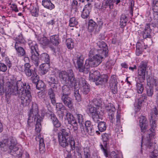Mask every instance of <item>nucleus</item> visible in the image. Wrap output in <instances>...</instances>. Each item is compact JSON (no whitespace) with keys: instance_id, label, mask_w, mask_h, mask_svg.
<instances>
[{"instance_id":"f257e3e1","label":"nucleus","mask_w":158,"mask_h":158,"mask_svg":"<svg viewBox=\"0 0 158 158\" xmlns=\"http://www.w3.org/2000/svg\"><path fill=\"white\" fill-rule=\"evenodd\" d=\"M59 76L66 84L62 87V93L61 95H69L71 93L72 87L74 88V96L78 102L81 100L80 95L79 93V88L77 87V82L76 81L72 69L68 70L67 72L62 71L59 74Z\"/></svg>"},{"instance_id":"f03ea898","label":"nucleus","mask_w":158,"mask_h":158,"mask_svg":"<svg viewBox=\"0 0 158 158\" xmlns=\"http://www.w3.org/2000/svg\"><path fill=\"white\" fill-rule=\"evenodd\" d=\"M147 66L146 63L142 62L139 67L138 79L140 83L136 84V89L139 94H142L144 89L143 85L141 83L143 82L145 80V73Z\"/></svg>"},{"instance_id":"7ed1b4c3","label":"nucleus","mask_w":158,"mask_h":158,"mask_svg":"<svg viewBox=\"0 0 158 158\" xmlns=\"http://www.w3.org/2000/svg\"><path fill=\"white\" fill-rule=\"evenodd\" d=\"M105 57L100 54L96 55L92 58L89 59L85 61V66H86L85 69H88L89 67H95L98 66L102 61Z\"/></svg>"},{"instance_id":"20e7f679","label":"nucleus","mask_w":158,"mask_h":158,"mask_svg":"<svg viewBox=\"0 0 158 158\" xmlns=\"http://www.w3.org/2000/svg\"><path fill=\"white\" fill-rule=\"evenodd\" d=\"M18 97L20 99V102L23 106L28 105L32 100L30 92L28 90H26L24 94L19 95Z\"/></svg>"},{"instance_id":"39448f33","label":"nucleus","mask_w":158,"mask_h":158,"mask_svg":"<svg viewBox=\"0 0 158 158\" xmlns=\"http://www.w3.org/2000/svg\"><path fill=\"white\" fill-rule=\"evenodd\" d=\"M89 112L92 114V117L94 120L97 123L99 120V119L102 118L103 115V113L101 110L100 111L98 110V109L96 108L94 106H92L89 108Z\"/></svg>"},{"instance_id":"423d86ee","label":"nucleus","mask_w":158,"mask_h":158,"mask_svg":"<svg viewBox=\"0 0 158 158\" xmlns=\"http://www.w3.org/2000/svg\"><path fill=\"white\" fill-rule=\"evenodd\" d=\"M31 58L33 63L36 67H37L40 63L39 54L37 52L38 48L37 44L31 47Z\"/></svg>"},{"instance_id":"0eeeda50","label":"nucleus","mask_w":158,"mask_h":158,"mask_svg":"<svg viewBox=\"0 0 158 158\" xmlns=\"http://www.w3.org/2000/svg\"><path fill=\"white\" fill-rule=\"evenodd\" d=\"M97 46L98 47L97 49L99 54L102 55L106 57L108 54V50L106 44L103 41H99L97 43Z\"/></svg>"},{"instance_id":"6e6552de","label":"nucleus","mask_w":158,"mask_h":158,"mask_svg":"<svg viewBox=\"0 0 158 158\" xmlns=\"http://www.w3.org/2000/svg\"><path fill=\"white\" fill-rule=\"evenodd\" d=\"M102 139L103 141V144L100 145L101 148L103 150V152L106 156L108 157L109 156V152L107 150L106 145L107 142L109 141L110 137L109 134L105 133L102 135Z\"/></svg>"},{"instance_id":"1a4fd4ad","label":"nucleus","mask_w":158,"mask_h":158,"mask_svg":"<svg viewBox=\"0 0 158 158\" xmlns=\"http://www.w3.org/2000/svg\"><path fill=\"white\" fill-rule=\"evenodd\" d=\"M38 108L36 104L32 105L29 114V118H28V124L29 123L32 122L33 117L37 116L38 114Z\"/></svg>"},{"instance_id":"9d476101","label":"nucleus","mask_w":158,"mask_h":158,"mask_svg":"<svg viewBox=\"0 0 158 158\" xmlns=\"http://www.w3.org/2000/svg\"><path fill=\"white\" fill-rule=\"evenodd\" d=\"M16 88L19 92L18 95H21V94L25 93L26 90H28L29 92L31 90L30 86L29 85L26 86V84L24 85L22 82L19 81L16 82Z\"/></svg>"},{"instance_id":"9b49d317","label":"nucleus","mask_w":158,"mask_h":158,"mask_svg":"<svg viewBox=\"0 0 158 158\" xmlns=\"http://www.w3.org/2000/svg\"><path fill=\"white\" fill-rule=\"evenodd\" d=\"M117 84V82L116 76L114 75L112 76L110 80L109 87L113 93L114 94L117 93L118 91Z\"/></svg>"},{"instance_id":"f8f14e48","label":"nucleus","mask_w":158,"mask_h":158,"mask_svg":"<svg viewBox=\"0 0 158 158\" xmlns=\"http://www.w3.org/2000/svg\"><path fill=\"white\" fill-rule=\"evenodd\" d=\"M148 135L149 137H147V142L146 143V145L147 146L148 148L149 149L153 148L154 149L155 148V145L153 143L151 142V137L152 136H154L155 135L154 133V130L153 131V130L151 128L148 131Z\"/></svg>"},{"instance_id":"ddd939ff","label":"nucleus","mask_w":158,"mask_h":158,"mask_svg":"<svg viewBox=\"0 0 158 158\" xmlns=\"http://www.w3.org/2000/svg\"><path fill=\"white\" fill-rule=\"evenodd\" d=\"M24 72L27 76L30 77L35 75L36 73L35 69L32 68L29 64L26 63L24 64Z\"/></svg>"},{"instance_id":"4468645a","label":"nucleus","mask_w":158,"mask_h":158,"mask_svg":"<svg viewBox=\"0 0 158 158\" xmlns=\"http://www.w3.org/2000/svg\"><path fill=\"white\" fill-rule=\"evenodd\" d=\"M83 60L84 58L82 56L77 57V63L78 69L79 72L82 74H84L85 70L86 68V66H84V65Z\"/></svg>"},{"instance_id":"2eb2a0df","label":"nucleus","mask_w":158,"mask_h":158,"mask_svg":"<svg viewBox=\"0 0 158 158\" xmlns=\"http://www.w3.org/2000/svg\"><path fill=\"white\" fill-rule=\"evenodd\" d=\"M69 95H61V99L64 105L70 109H72V100L69 97Z\"/></svg>"},{"instance_id":"dca6fc26","label":"nucleus","mask_w":158,"mask_h":158,"mask_svg":"<svg viewBox=\"0 0 158 158\" xmlns=\"http://www.w3.org/2000/svg\"><path fill=\"white\" fill-rule=\"evenodd\" d=\"M139 125L142 131L143 132H146V130L148 125L147 124V119L145 116H142L140 117L139 120Z\"/></svg>"},{"instance_id":"f3484780","label":"nucleus","mask_w":158,"mask_h":158,"mask_svg":"<svg viewBox=\"0 0 158 158\" xmlns=\"http://www.w3.org/2000/svg\"><path fill=\"white\" fill-rule=\"evenodd\" d=\"M120 115L119 114H117L116 118L114 117L113 118L112 121H110V122L113 124H114L115 125L114 128L116 131H119V128L121 127L120 121Z\"/></svg>"},{"instance_id":"a211bd4d","label":"nucleus","mask_w":158,"mask_h":158,"mask_svg":"<svg viewBox=\"0 0 158 158\" xmlns=\"http://www.w3.org/2000/svg\"><path fill=\"white\" fill-rule=\"evenodd\" d=\"M49 117L50 118L52 121V123L56 127H59L61 126L60 122L57 119L55 114L53 112L51 111H49Z\"/></svg>"},{"instance_id":"6ab92c4d","label":"nucleus","mask_w":158,"mask_h":158,"mask_svg":"<svg viewBox=\"0 0 158 158\" xmlns=\"http://www.w3.org/2000/svg\"><path fill=\"white\" fill-rule=\"evenodd\" d=\"M61 135L60 133L57 134L59 144L62 147H65L68 146L69 142L70 141V139L62 137L60 135Z\"/></svg>"},{"instance_id":"aec40b11","label":"nucleus","mask_w":158,"mask_h":158,"mask_svg":"<svg viewBox=\"0 0 158 158\" xmlns=\"http://www.w3.org/2000/svg\"><path fill=\"white\" fill-rule=\"evenodd\" d=\"M85 130L90 135H94L95 131L93 128V126L91 124L90 121H87L85 123Z\"/></svg>"},{"instance_id":"412c9836","label":"nucleus","mask_w":158,"mask_h":158,"mask_svg":"<svg viewBox=\"0 0 158 158\" xmlns=\"http://www.w3.org/2000/svg\"><path fill=\"white\" fill-rule=\"evenodd\" d=\"M151 120L152 121V122L151 124V129H152L153 131L154 130V129L156 127V119H155L154 117L155 116H156L157 115V110L156 107L154 108L152 110V114H151Z\"/></svg>"},{"instance_id":"4be33fe9","label":"nucleus","mask_w":158,"mask_h":158,"mask_svg":"<svg viewBox=\"0 0 158 158\" xmlns=\"http://www.w3.org/2000/svg\"><path fill=\"white\" fill-rule=\"evenodd\" d=\"M91 8V4L88 3L87 5L85 6V8L83 9L81 14V17L85 19L89 16L90 10Z\"/></svg>"},{"instance_id":"5701e85b","label":"nucleus","mask_w":158,"mask_h":158,"mask_svg":"<svg viewBox=\"0 0 158 158\" xmlns=\"http://www.w3.org/2000/svg\"><path fill=\"white\" fill-rule=\"evenodd\" d=\"M108 76L106 75H102L100 76L95 81L96 85H99L105 83L107 82L108 80Z\"/></svg>"},{"instance_id":"b1692460","label":"nucleus","mask_w":158,"mask_h":158,"mask_svg":"<svg viewBox=\"0 0 158 158\" xmlns=\"http://www.w3.org/2000/svg\"><path fill=\"white\" fill-rule=\"evenodd\" d=\"M15 47L19 55L22 56L25 55V51L23 48L20 46V44L16 42Z\"/></svg>"},{"instance_id":"393cba45","label":"nucleus","mask_w":158,"mask_h":158,"mask_svg":"<svg viewBox=\"0 0 158 158\" xmlns=\"http://www.w3.org/2000/svg\"><path fill=\"white\" fill-rule=\"evenodd\" d=\"M82 75H81L80 73H78L77 77L78 79V85L80 86H84L86 85H89L87 83V81L85 80L84 77V74H83Z\"/></svg>"},{"instance_id":"a878e982","label":"nucleus","mask_w":158,"mask_h":158,"mask_svg":"<svg viewBox=\"0 0 158 158\" xmlns=\"http://www.w3.org/2000/svg\"><path fill=\"white\" fill-rule=\"evenodd\" d=\"M152 30V29L150 28V25L149 23L147 24L143 34V38L144 39L151 38L150 33Z\"/></svg>"},{"instance_id":"bb28decb","label":"nucleus","mask_w":158,"mask_h":158,"mask_svg":"<svg viewBox=\"0 0 158 158\" xmlns=\"http://www.w3.org/2000/svg\"><path fill=\"white\" fill-rule=\"evenodd\" d=\"M48 94L49 96L51 103L54 105L56 103L55 95L54 90L52 88H50L47 91Z\"/></svg>"},{"instance_id":"cd10ccee","label":"nucleus","mask_w":158,"mask_h":158,"mask_svg":"<svg viewBox=\"0 0 158 158\" xmlns=\"http://www.w3.org/2000/svg\"><path fill=\"white\" fill-rule=\"evenodd\" d=\"M100 76L99 71L96 70L90 73L89 79L93 81H96Z\"/></svg>"},{"instance_id":"c85d7f7f","label":"nucleus","mask_w":158,"mask_h":158,"mask_svg":"<svg viewBox=\"0 0 158 158\" xmlns=\"http://www.w3.org/2000/svg\"><path fill=\"white\" fill-rule=\"evenodd\" d=\"M9 150L8 152L10 154L14 156H16L17 155H18L19 153V152L18 150V148L15 146H13L10 145L9 147Z\"/></svg>"},{"instance_id":"c756f323","label":"nucleus","mask_w":158,"mask_h":158,"mask_svg":"<svg viewBox=\"0 0 158 158\" xmlns=\"http://www.w3.org/2000/svg\"><path fill=\"white\" fill-rule=\"evenodd\" d=\"M42 4L44 6L48 9L52 10L54 8L55 6L50 0H44L42 1Z\"/></svg>"},{"instance_id":"7c9ffc66","label":"nucleus","mask_w":158,"mask_h":158,"mask_svg":"<svg viewBox=\"0 0 158 158\" xmlns=\"http://www.w3.org/2000/svg\"><path fill=\"white\" fill-rule=\"evenodd\" d=\"M40 59L42 62L45 64H48L50 62V58L48 54L45 53L42 54L40 55Z\"/></svg>"},{"instance_id":"2f4dec72","label":"nucleus","mask_w":158,"mask_h":158,"mask_svg":"<svg viewBox=\"0 0 158 158\" xmlns=\"http://www.w3.org/2000/svg\"><path fill=\"white\" fill-rule=\"evenodd\" d=\"M8 91L10 94L13 95H16L18 94L19 92L17 90L16 86L12 85L9 87L8 89Z\"/></svg>"},{"instance_id":"473e14b6","label":"nucleus","mask_w":158,"mask_h":158,"mask_svg":"<svg viewBox=\"0 0 158 158\" xmlns=\"http://www.w3.org/2000/svg\"><path fill=\"white\" fill-rule=\"evenodd\" d=\"M61 132H59L58 134L60 133V135L63 137L66 138L67 139H70L71 137L70 135V132H67L64 129H61L60 130Z\"/></svg>"},{"instance_id":"72a5a7b5","label":"nucleus","mask_w":158,"mask_h":158,"mask_svg":"<svg viewBox=\"0 0 158 158\" xmlns=\"http://www.w3.org/2000/svg\"><path fill=\"white\" fill-rule=\"evenodd\" d=\"M96 26V23L92 19L89 20L88 22V29L89 31H92Z\"/></svg>"},{"instance_id":"f704fd0d","label":"nucleus","mask_w":158,"mask_h":158,"mask_svg":"<svg viewBox=\"0 0 158 158\" xmlns=\"http://www.w3.org/2000/svg\"><path fill=\"white\" fill-rule=\"evenodd\" d=\"M50 40L51 42L54 45H56L59 43V36L57 35H55L50 37Z\"/></svg>"},{"instance_id":"c9c22d12","label":"nucleus","mask_w":158,"mask_h":158,"mask_svg":"<svg viewBox=\"0 0 158 158\" xmlns=\"http://www.w3.org/2000/svg\"><path fill=\"white\" fill-rule=\"evenodd\" d=\"M127 17L124 15H122L120 18V24L121 27H123L126 26L127 22Z\"/></svg>"},{"instance_id":"e433bc0d","label":"nucleus","mask_w":158,"mask_h":158,"mask_svg":"<svg viewBox=\"0 0 158 158\" xmlns=\"http://www.w3.org/2000/svg\"><path fill=\"white\" fill-rule=\"evenodd\" d=\"M93 104L92 106H94L95 107H96V108L98 109V110L100 111V110H101V103L100 101L97 99H94L92 102Z\"/></svg>"},{"instance_id":"4c0bfd02","label":"nucleus","mask_w":158,"mask_h":158,"mask_svg":"<svg viewBox=\"0 0 158 158\" xmlns=\"http://www.w3.org/2000/svg\"><path fill=\"white\" fill-rule=\"evenodd\" d=\"M9 140V138L3 140L0 144L1 147H5L6 148L8 147H9L10 145Z\"/></svg>"},{"instance_id":"58836bf2","label":"nucleus","mask_w":158,"mask_h":158,"mask_svg":"<svg viewBox=\"0 0 158 158\" xmlns=\"http://www.w3.org/2000/svg\"><path fill=\"white\" fill-rule=\"evenodd\" d=\"M149 83L150 85H151V84L154 85L155 89L157 91V93H158V81L154 79H152L150 80V82L148 83V84Z\"/></svg>"},{"instance_id":"ea45409f","label":"nucleus","mask_w":158,"mask_h":158,"mask_svg":"<svg viewBox=\"0 0 158 158\" xmlns=\"http://www.w3.org/2000/svg\"><path fill=\"white\" fill-rule=\"evenodd\" d=\"M98 128L101 132H102L106 130V126L105 122H100L98 124Z\"/></svg>"},{"instance_id":"a19ab883","label":"nucleus","mask_w":158,"mask_h":158,"mask_svg":"<svg viewBox=\"0 0 158 158\" xmlns=\"http://www.w3.org/2000/svg\"><path fill=\"white\" fill-rule=\"evenodd\" d=\"M45 149V145L44 143V139L43 138H41L39 140V150L40 153H42Z\"/></svg>"},{"instance_id":"79ce46f5","label":"nucleus","mask_w":158,"mask_h":158,"mask_svg":"<svg viewBox=\"0 0 158 158\" xmlns=\"http://www.w3.org/2000/svg\"><path fill=\"white\" fill-rule=\"evenodd\" d=\"M66 44L67 47L69 49H72L74 47V43L73 42L72 39H68L66 40Z\"/></svg>"},{"instance_id":"37998d69","label":"nucleus","mask_w":158,"mask_h":158,"mask_svg":"<svg viewBox=\"0 0 158 158\" xmlns=\"http://www.w3.org/2000/svg\"><path fill=\"white\" fill-rule=\"evenodd\" d=\"M35 85L37 89L42 91L44 89L45 84L42 81H40L36 84Z\"/></svg>"},{"instance_id":"c03bdc74","label":"nucleus","mask_w":158,"mask_h":158,"mask_svg":"<svg viewBox=\"0 0 158 158\" xmlns=\"http://www.w3.org/2000/svg\"><path fill=\"white\" fill-rule=\"evenodd\" d=\"M40 42L41 44L45 46L48 45L49 44V41L46 37H43L40 38Z\"/></svg>"},{"instance_id":"a18cd8bd","label":"nucleus","mask_w":158,"mask_h":158,"mask_svg":"<svg viewBox=\"0 0 158 158\" xmlns=\"http://www.w3.org/2000/svg\"><path fill=\"white\" fill-rule=\"evenodd\" d=\"M90 90L89 86V85H86L82 87L81 89L82 92L84 94H87Z\"/></svg>"},{"instance_id":"49530a36","label":"nucleus","mask_w":158,"mask_h":158,"mask_svg":"<svg viewBox=\"0 0 158 158\" xmlns=\"http://www.w3.org/2000/svg\"><path fill=\"white\" fill-rule=\"evenodd\" d=\"M106 109L107 112L109 111H115V109L113 105L110 103L107 104L106 106Z\"/></svg>"},{"instance_id":"de8ad7c7","label":"nucleus","mask_w":158,"mask_h":158,"mask_svg":"<svg viewBox=\"0 0 158 158\" xmlns=\"http://www.w3.org/2000/svg\"><path fill=\"white\" fill-rule=\"evenodd\" d=\"M39 77L36 74L35 75H34L32 76L31 78V80L33 83H34L35 85L36 84L40 81L39 80Z\"/></svg>"},{"instance_id":"09e8293b","label":"nucleus","mask_w":158,"mask_h":158,"mask_svg":"<svg viewBox=\"0 0 158 158\" xmlns=\"http://www.w3.org/2000/svg\"><path fill=\"white\" fill-rule=\"evenodd\" d=\"M48 81L50 83H53L58 82L56 77L54 75H50L49 77Z\"/></svg>"},{"instance_id":"8fccbe9b","label":"nucleus","mask_w":158,"mask_h":158,"mask_svg":"<svg viewBox=\"0 0 158 158\" xmlns=\"http://www.w3.org/2000/svg\"><path fill=\"white\" fill-rule=\"evenodd\" d=\"M66 116L68 123H70L71 121L75 118L73 115L69 112H67Z\"/></svg>"},{"instance_id":"3c124183","label":"nucleus","mask_w":158,"mask_h":158,"mask_svg":"<svg viewBox=\"0 0 158 158\" xmlns=\"http://www.w3.org/2000/svg\"><path fill=\"white\" fill-rule=\"evenodd\" d=\"M77 22L76 21L75 18V17H72L71 18L69 23V26L71 27H73L76 25H77Z\"/></svg>"},{"instance_id":"603ef678","label":"nucleus","mask_w":158,"mask_h":158,"mask_svg":"<svg viewBox=\"0 0 158 158\" xmlns=\"http://www.w3.org/2000/svg\"><path fill=\"white\" fill-rule=\"evenodd\" d=\"M103 5L105 8L109 6L110 9H112L113 7V5L110 1H106L105 2H103Z\"/></svg>"},{"instance_id":"864d4df0","label":"nucleus","mask_w":158,"mask_h":158,"mask_svg":"<svg viewBox=\"0 0 158 158\" xmlns=\"http://www.w3.org/2000/svg\"><path fill=\"white\" fill-rule=\"evenodd\" d=\"M84 152L85 158H90V152L88 148H85Z\"/></svg>"},{"instance_id":"5fc2aeb1","label":"nucleus","mask_w":158,"mask_h":158,"mask_svg":"<svg viewBox=\"0 0 158 158\" xmlns=\"http://www.w3.org/2000/svg\"><path fill=\"white\" fill-rule=\"evenodd\" d=\"M70 144L71 147L70 150H71V149L73 150L75 148V142L74 139L73 138L71 137H70Z\"/></svg>"},{"instance_id":"6e6d98bb","label":"nucleus","mask_w":158,"mask_h":158,"mask_svg":"<svg viewBox=\"0 0 158 158\" xmlns=\"http://www.w3.org/2000/svg\"><path fill=\"white\" fill-rule=\"evenodd\" d=\"M10 145L15 146L17 144V141L15 138L13 137H10L9 138Z\"/></svg>"},{"instance_id":"4d7b16f0","label":"nucleus","mask_w":158,"mask_h":158,"mask_svg":"<svg viewBox=\"0 0 158 158\" xmlns=\"http://www.w3.org/2000/svg\"><path fill=\"white\" fill-rule=\"evenodd\" d=\"M16 42H18V43L20 44H21V43H23L24 42V40L23 39L22 35H19L18 37L16 38Z\"/></svg>"},{"instance_id":"13d9d810","label":"nucleus","mask_w":158,"mask_h":158,"mask_svg":"<svg viewBox=\"0 0 158 158\" xmlns=\"http://www.w3.org/2000/svg\"><path fill=\"white\" fill-rule=\"evenodd\" d=\"M7 69V67L4 64L0 63V71L5 72Z\"/></svg>"},{"instance_id":"bf43d9fd","label":"nucleus","mask_w":158,"mask_h":158,"mask_svg":"<svg viewBox=\"0 0 158 158\" xmlns=\"http://www.w3.org/2000/svg\"><path fill=\"white\" fill-rule=\"evenodd\" d=\"M153 89L152 87H150L147 89V93L148 96L152 97L153 94Z\"/></svg>"},{"instance_id":"052dcab7","label":"nucleus","mask_w":158,"mask_h":158,"mask_svg":"<svg viewBox=\"0 0 158 158\" xmlns=\"http://www.w3.org/2000/svg\"><path fill=\"white\" fill-rule=\"evenodd\" d=\"M115 111H109L107 112L108 113V114L109 116V119L110 121H112V118H113L114 117V114L115 113Z\"/></svg>"},{"instance_id":"680f3d73","label":"nucleus","mask_w":158,"mask_h":158,"mask_svg":"<svg viewBox=\"0 0 158 158\" xmlns=\"http://www.w3.org/2000/svg\"><path fill=\"white\" fill-rule=\"evenodd\" d=\"M77 118L78 123L80 124H82L83 120L82 115L81 114H77Z\"/></svg>"},{"instance_id":"e2e57ef3","label":"nucleus","mask_w":158,"mask_h":158,"mask_svg":"<svg viewBox=\"0 0 158 158\" xmlns=\"http://www.w3.org/2000/svg\"><path fill=\"white\" fill-rule=\"evenodd\" d=\"M152 10L155 15H157L158 18V5H153Z\"/></svg>"},{"instance_id":"0e129e2a","label":"nucleus","mask_w":158,"mask_h":158,"mask_svg":"<svg viewBox=\"0 0 158 158\" xmlns=\"http://www.w3.org/2000/svg\"><path fill=\"white\" fill-rule=\"evenodd\" d=\"M109 156L111 158H120L117 155L116 153L114 152H112L110 154L109 153V156Z\"/></svg>"},{"instance_id":"69168bd1","label":"nucleus","mask_w":158,"mask_h":158,"mask_svg":"<svg viewBox=\"0 0 158 158\" xmlns=\"http://www.w3.org/2000/svg\"><path fill=\"white\" fill-rule=\"evenodd\" d=\"M49 68L48 64H45L43 68V71L44 74H45L47 73L48 71Z\"/></svg>"},{"instance_id":"338daca9","label":"nucleus","mask_w":158,"mask_h":158,"mask_svg":"<svg viewBox=\"0 0 158 158\" xmlns=\"http://www.w3.org/2000/svg\"><path fill=\"white\" fill-rule=\"evenodd\" d=\"M41 128L40 123H36L35 124V131L37 132H39Z\"/></svg>"},{"instance_id":"774afa93","label":"nucleus","mask_w":158,"mask_h":158,"mask_svg":"<svg viewBox=\"0 0 158 158\" xmlns=\"http://www.w3.org/2000/svg\"><path fill=\"white\" fill-rule=\"evenodd\" d=\"M10 7L12 8V10L16 12H17L18 11V9L17 6L16 5L12 4L11 5Z\"/></svg>"}]
</instances>
